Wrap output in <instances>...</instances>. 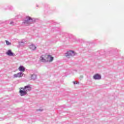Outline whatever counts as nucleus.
Returning a JSON list of instances; mask_svg holds the SVG:
<instances>
[{
    "instance_id": "obj_1",
    "label": "nucleus",
    "mask_w": 124,
    "mask_h": 124,
    "mask_svg": "<svg viewBox=\"0 0 124 124\" xmlns=\"http://www.w3.org/2000/svg\"><path fill=\"white\" fill-rule=\"evenodd\" d=\"M33 23H35V19L32 18L30 16H26L25 20L23 22V24H28V25L33 24Z\"/></svg>"
},
{
    "instance_id": "obj_2",
    "label": "nucleus",
    "mask_w": 124,
    "mask_h": 124,
    "mask_svg": "<svg viewBox=\"0 0 124 124\" xmlns=\"http://www.w3.org/2000/svg\"><path fill=\"white\" fill-rule=\"evenodd\" d=\"M65 56L67 58H69L70 56H75V52L73 50H69L65 53Z\"/></svg>"
},
{
    "instance_id": "obj_3",
    "label": "nucleus",
    "mask_w": 124,
    "mask_h": 124,
    "mask_svg": "<svg viewBox=\"0 0 124 124\" xmlns=\"http://www.w3.org/2000/svg\"><path fill=\"white\" fill-rule=\"evenodd\" d=\"M19 93L21 96H24V95H26L28 93L25 90L24 88H21L19 90Z\"/></svg>"
},
{
    "instance_id": "obj_4",
    "label": "nucleus",
    "mask_w": 124,
    "mask_h": 124,
    "mask_svg": "<svg viewBox=\"0 0 124 124\" xmlns=\"http://www.w3.org/2000/svg\"><path fill=\"white\" fill-rule=\"evenodd\" d=\"M6 54L9 56V57H14L15 56V54L12 52V50L11 49H9L7 50V51L6 52Z\"/></svg>"
},
{
    "instance_id": "obj_5",
    "label": "nucleus",
    "mask_w": 124,
    "mask_h": 124,
    "mask_svg": "<svg viewBox=\"0 0 124 124\" xmlns=\"http://www.w3.org/2000/svg\"><path fill=\"white\" fill-rule=\"evenodd\" d=\"M93 79L94 80H100L101 79V75L99 74H96L93 76Z\"/></svg>"
},
{
    "instance_id": "obj_6",
    "label": "nucleus",
    "mask_w": 124,
    "mask_h": 124,
    "mask_svg": "<svg viewBox=\"0 0 124 124\" xmlns=\"http://www.w3.org/2000/svg\"><path fill=\"white\" fill-rule=\"evenodd\" d=\"M23 89L28 93V92H30L31 90V85H28L25 86Z\"/></svg>"
},
{
    "instance_id": "obj_7",
    "label": "nucleus",
    "mask_w": 124,
    "mask_h": 124,
    "mask_svg": "<svg viewBox=\"0 0 124 124\" xmlns=\"http://www.w3.org/2000/svg\"><path fill=\"white\" fill-rule=\"evenodd\" d=\"M18 69L20 72H24V71L26 70V68H25V67H24L23 65H20Z\"/></svg>"
},
{
    "instance_id": "obj_8",
    "label": "nucleus",
    "mask_w": 124,
    "mask_h": 124,
    "mask_svg": "<svg viewBox=\"0 0 124 124\" xmlns=\"http://www.w3.org/2000/svg\"><path fill=\"white\" fill-rule=\"evenodd\" d=\"M29 48L30 49H31V50H32V51H34L35 49H36V46H35V45L31 44L29 46Z\"/></svg>"
},
{
    "instance_id": "obj_9",
    "label": "nucleus",
    "mask_w": 124,
    "mask_h": 124,
    "mask_svg": "<svg viewBox=\"0 0 124 124\" xmlns=\"http://www.w3.org/2000/svg\"><path fill=\"white\" fill-rule=\"evenodd\" d=\"M47 58L50 59L49 60V62H52V61H54V57H52V55H48L47 56Z\"/></svg>"
},
{
    "instance_id": "obj_10",
    "label": "nucleus",
    "mask_w": 124,
    "mask_h": 124,
    "mask_svg": "<svg viewBox=\"0 0 124 124\" xmlns=\"http://www.w3.org/2000/svg\"><path fill=\"white\" fill-rule=\"evenodd\" d=\"M40 61L41 62H46V59H44V57H43V56H41L40 57Z\"/></svg>"
},
{
    "instance_id": "obj_11",
    "label": "nucleus",
    "mask_w": 124,
    "mask_h": 124,
    "mask_svg": "<svg viewBox=\"0 0 124 124\" xmlns=\"http://www.w3.org/2000/svg\"><path fill=\"white\" fill-rule=\"evenodd\" d=\"M36 79V75L33 74L31 76V80H35Z\"/></svg>"
},
{
    "instance_id": "obj_12",
    "label": "nucleus",
    "mask_w": 124,
    "mask_h": 124,
    "mask_svg": "<svg viewBox=\"0 0 124 124\" xmlns=\"http://www.w3.org/2000/svg\"><path fill=\"white\" fill-rule=\"evenodd\" d=\"M19 45L20 46H25V45H26V43L24 41H21L19 42Z\"/></svg>"
},
{
    "instance_id": "obj_13",
    "label": "nucleus",
    "mask_w": 124,
    "mask_h": 124,
    "mask_svg": "<svg viewBox=\"0 0 124 124\" xmlns=\"http://www.w3.org/2000/svg\"><path fill=\"white\" fill-rule=\"evenodd\" d=\"M22 76H23V73L22 72H20L19 73H17L18 77H22Z\"/></svg>"
},
{
    "instance_id": "obj_14",
    "label": "nucleus",
    "mask_w": 124,
    "mask_h": 124,
    "mask_svg": "<svg viewBox=\"0 0 124 124\" xmlns=\"http://www.w3.org/2000/svg\"><path fill=\"white\" fill-rule=\"evenodd\" d=\"M5 42L6 43V45H7L8 46H9V45H11V43L9 42V41L6 40Z\"/></svg>"
},
{
    "instance_id": "obj_15",
    "label": "nucleus",
    "mask_w": 124,
    "mask_h": 124,
    "mask_svg": "<svg viewBox=\"0 0 124 124\" xmlns=\"http://www.w3.org/2000/svg\"><path fill=\"white\" fill-rule=\"evenodd\" d=\"M18 75H17V74H14V78H18Z\"/></svg>"
},
{
    "instance_id": "obj_16",
    "label": "nucleus",
    "mask_w": 124,
    "mask_h": 124,
    "mask_svg": "<svg viewBox=\"0 0 124 124\" xmlns=\"http://www.w3.org/2000/svg\"><path fill=\"white\" fill-rule=\"evenodd\" d=\"M9 9L10 10H13V7L12 6H10L9 7Z\"/></svg>"
},
{
    "instance_id": "obj_17",
    "label": "nucleus",
    "mask_w": 124,
    "mask_h": 124,
    "mask_svg": "<svg viewBox=\"0 0 124 124\" xmlns=\"http://www.w3.org/2000/svg\"><path fill=\"white\" fill-rule=\"evenodd\" d=\"M74 85H75V84H79V82H77L76 81H73Z\"/></svg>"
},
{
    "instance_id": "obj_18",
    "label": "nucleus",
    "mask_w": 124,
    "mask_h": 124,
    "mask_svg": "<svg viewBox=\"0 0 124 124\" xmlns=\"http://www.w3.org/2000/svg\"><path fill=\"white\" fill-rule=\"evenodd\" d=\"M13 21H11L10 22V25H13Z\"/></svg>"
},
{
    "instance_id": "obj_19",
    "label": "nucleus",
    "mask_w": 124,
    "mask_h": 124,
    "mask_svg": "<svg viewBox=\"0 0 124 124\" xmlns=\"http://www.w3.org/2000/svg\"><path fill=\"white\" fill-rule=\"evenodd\" d=\"M37 111H42V109H37Z\"/></svg>"
},
{
    "instance_id": "obj_20",
    "label": "nucleus",
    "mask_w": 124,
    "mask_h": 124,
    "mask_svg": "<svg viewBox=\"0 0 124 124\" xmlns=\"http://www.w3.org/2000/svg\"><path fill=\"white\" fill-rule=\"evenodd\" d=\"M74 71H76V72H77V70H74Z\"/></svg>"
},
{
    "instance_id": "obj_21",
    "label": "nucleus",
    "mask_w": 124,
    "mask_h": 124,
    "mask_svg": "<svg viewBox=\"0 0 124 124\" xmlns=\"http://www.w3.org/2000/svg\"><path fill=\"white\" fill-rule=\"evenodd\" d=\"M36 7H38V5H36Z\"/></svg>"
},
{
    "instance_id": "obj_22",
    "label": "nucleus",
    "mask_w": 124,
    "mask_h": 124,
    "mask_svg": "<svg viewBox=\"0 0 124 124\" xmlns=\"http://www.w3.org/2000/svg\"><path fill=\"white\" fill-rule=\"evenodd\" d=\"M81 78H83V76H81Z\"/></svg>"
}]
</instances>
